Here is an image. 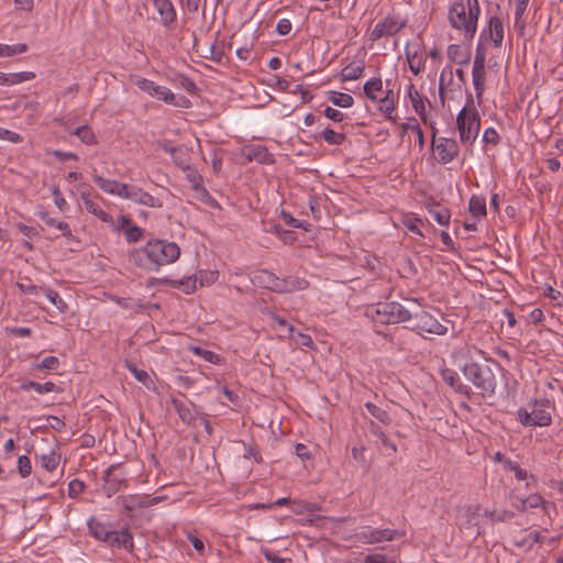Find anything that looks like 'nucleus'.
<instances>
[{"label": "nucleus", "mask_w": 563, "mask_h": 563, "mask_svg": "<svg viewBox=\"0 0 563 563\" xmlns=\"http://www.w3.org/2000/svg\"><path fill=\"white\" fill-rule=\"evenodd\" d=\"M507 516V511L496 514L495 511L482 509L479 505H467L457 509L456 523L466 530L475 529L478 534L479 526L484 519H489L490 521H503Z\"/></svg>", "instance_id": "nucleus-5"}, {"label": "nucleus", "mask_w": 563, "mask_h": 563, "mask_svg": "<svg viewBox=\"0 0 563 563\" xmlns=\"http://www.w3.org/2000/svg\"><path fill=\"white\" fill-rule=\"evenodd\" d=\"M328 100L340 108H351L354 103V99L351 95L339 91H329Z\"/></svg>", "instance_id": "nucleus-30"}, {"label": "nucleus", "mask_w": 563, "mask_h": 563, "mask_svg": "<svg viewBox=\"0 0 563 563\" xmlns=\"http://www.w3.org/2000/svg\"><path fill=\"white\" fill-rule=\"evenodd\" d=\"M365 408L367 409L368 413L372 417H374L376 420H378L383 424L387 426L391 422V418H390L389 413L385 409L376 406L375 404L366 402Z\"/></svg>", "instance_id": "nucleus-40"}, {"label": "nucleus", "mask_w": 563, "mask_h": 563, "mask_svg": "<svg viewBox=\"0 0 563 563\" xmlns=\"http://www.w3.org/2000/svg\"><path fill=\"white\" fill-rule=\"evenodd\" d=\"M126 368L129 372L134 376V378L142 383L147 389H154L155 384L151 376V374L144 369L137 368L133 363L126 362L125 363Z\"/></svg>", "instance_id": "nucleus-29"}, {"label": "nucleus", "mask_w": 563, "mask_h": 563, "mask_svg": "<svg viewBox=\"0 0 563 563\" xmlns=\"http://www.w3.org/2000/svg\"><path fill=\"white\" fill-rule=\"evenodd\" d=\"M405 55L409 69L413 75H419L426 67L427 53L418 42L407 43Z\"/></svg>", "instance_id": "nucleus-16"}, {"label": "nucleus", "mask_w": 563, "mask_h": 563, "mask_svg": "<svg viewBox=\"0 0 563 563\" xmlns=\"http://www.w3.org/2000/svg\"><path fill=\"white\" fill-rule=\"evenodd\" d=\"M295 340H296V343L300 346L312 347V345H313L311 336L306 333L298 332L296 334Z\"/></svg>", "instance_id": "nucleus-63"}, {"label": "nucleus", "mask_w": 563, "mask_h": 563, "mask_svg": "<svg viewBox=\"0 0 563 563\" xmlns=\"http://www.w3.org/2000/svg\"><path fill=\"white\" fill-rule=\"evenodd\" d=\"M363 90L366 98L369 99L373 103H376L378 99L382 98V96H384L386 92L380 77H372L366 80L363 86Z\"/></svg>", "instance_id": "nucleus-22"}, {"label": "nucleus", "mask_w": 563, "mask_h": 563, "mask_svg": "<svg viewBox=\"0 0 563 563\" xmlns=\"http://www.w3.org/2000/svg\"><path fill=\"white\" fill-rule=\"evenodd\" d=\"M324 117L333 122H341L344 119V113L338 109L327 107L324 109Z\"/></svg>", "instance_id": "nucleus-59"}, {"label": "nucleus", "mask_w": 563, "mask_h": 563, "mask_svg": "<svg viewBox=\"0 0 563 563\" xmlns=\"http://www.w3.org/2000/svg\"><path fill=\"white\" fill-rule=\"evenodd\" d=\"M198 279V284L200 286H210L214 284L218 279V272L217 271H200L198 273V276H196Z\"/></svg>", "instance_id": "nucleus-48"}, {"label": "nucleus", "mask_w": 563, "mask_h": 563, "mask_svg": "<svg viewBox=\"0 0 563 563\" xmlns=\"http://www.w3.org/2000/svg\"><path fill=\"white\" fill-rule=\"evenodd\" d=\"M174 408L177 411L179 418L184 421L189 423L192 420V413L188 406H186L180 400H174L173 401Z\"/></svg>", "instance_id": "nucleus-50"}, {"label": "nucleus", "mask_w": 563, "mask_h": 563, "mask_svg": "<svg viewBox=\"0 0 563 563\" xmlns=\"http://www.w3.org/2000/svg\"><path fill=\"white\" fill-rule=\"evenodd\" d=\"M398 103V95L390 88H386V92L378 101L375 103L377 106V110L380 114L385 117V119L396 122L397 118L394 115V112L397 108Z\"/></svg>", "instance_id": "nucleus-19"}, {"label": "nucleus", "mask_w": 563, "mask_h": 563, "mask_svg": "<svg viewBox=\"0 0 563 563\" xmlns=\"http://www.w3.org/2000/svg\"><path fill=\"white\" fill-rule=\"evenodd\" d=\"M470 212L476 217L482 218L486 216V200L479 196H472L468 202Z\"/></svg>", "instance_id": "nucleus-35"}, {"label": "nucleus", "mask_w": 563, "mask_h": 563, "mask_svg": "<svg viewBox=\"0 0 563 563\" xmlns=\"http://www.w3.org/2000/svg\"><path fill=\"white\" fill-rule=\"evenodd\" d=\"M364 69L363 60H353L341 70L340 77L343 81L356 80L362 77Z\"/></svg>", "instance_id": "nucleus-25"}, {"label": "nucleus", "mask_w": 563, "mask_h": 563, "mask_svg": "<svg viewBox=\"0 0 563 563\" xmlns=\"http://www.w3.org/2000/svg\"><path fill=\"white\" fill-rule=\"evenodd\" d=\"M412 318L415 319L412 329L418 333L444 335L448 332V327L427 311L416 313Z\"/></svg>", "instance_id": "nucleus-11"}, {"label": "nucleus", "mask_w": 563, "mask_h": 563, "mask_svg": "<svg viewBox=\"0 0 563 563\" xmlns=\"http://www.w3.org/2000/svg\"><path fill=\"white\" fill-rule=\"evenodd\" d=\"M29 49L25 43L4 44L0 43V57H14L21 55Z\"/></svg>", "instance_id": "nucleus-31"}, {"label": "nucleus", "mask_w": 563, "mask_h": 563, "mask_svg": "<svg viewBox=\"0 0 563 563\" xmlns=\"http://www.w3.org/2000/svg\"><path fill=\"white\" fill-rule=\"evenodd\" d=\"M504 467L507 471L512 472L518 481H525L528 478L527 471L522 470L517 462L511 461L510 459H506L504 461Z\"/></svg>", "instance_id": "nucleus-46"}, {"label": "nucleus", "mask_w": 563, "mask_h": 563, "mask_svg": "<svg viewBox=\"0 0 563 563\" xmlns=\"http://www.w3.org/2000/svg\"><path fill=\"white\" fill-rule=\"evenodd\" d=\"M41 466L47 471L53 472L57 468L60 462V454L57 450L51 449L46 453L40 455Z\"/></svg>", "instance_id": "nucleus-28"}, {"label": "nucleus", "mask_w": 563, "mask_h": 563, "mask_svg": "<svg viewBox=\"0 0 563 563\" xmlns=\"http://www.w3.org/2000/svg\"><path fill=\"white\" fill-rule=\"evenodd\" d=\"M40 218L45 222L46 225L52 227L60 231L62 235L70 236L71 230L67 222L58 221L48 216L47 212H40Z\"/></svg>", "instance_id": "nucleus-32"}, {"label": "nucleus", "mask_w": 563, "mask_h": 563, "mask_svg": "<svg viewBox=\"0 0 563 563\" xmlns=\"http://www.w3.org/2000/svg\"><path fill=\"white\" fill-rule=\"evenodd\" d=\"M282 283L283 292L299 291L308 287V282L299 277L290 276L288 278L282 279Z\"/></svg>", "instance_id": "nucleus-34"}, {"label": "nucleus", "mask_w": 563, "mask_h": 563, "mask_svg": "<svg viewBox=\"0 0 563 563\" xmlns=\"http://www.w3.org/2000/svg\"><path fill=\"white\" fill-rule=\"evenodd\" d=\"M405 100L409 101L416 114L420 118L422 123L433 125V122L429 120L428 107L430 102L426 99L415 87L413 84H409L406 87Z\"/></svg>", "instance_id": "nucleus-15"}, {"label": "nucleus", "mask_w": 563, "mask_h": 563, "mask_svg": "<svg viewBox=\"0 0 563 563\" xmlns=\"http://www.w3.org/2000/svg\"><path fill=\"white\" fill-rule=\"evenodd\" d=\"M93 181L106 194L117 196L119 198H123V192L126 190V184L104 178L100 175H95Z\"/></svg>", "instance_id": "nucleus-21"}, {"label": "nucleus", "mask_w": 563, "mask_h": 563, "mask_svg": "<svg viewBox=\"0 0 563 563\" xmlns=\"http://www.w3.org/2000/svg\"><path fill=\"white\" fill-rule=\"evenodd\" d=\"M85 485L79 479H73L68 483V496L70 498H77L84 492Z\"/></svg>", "instance_id": "nucleus-54"}, {"label": "nucleus", "mask_w": 563, "mask_h": 563, "mask_svg": "<svg viewBox=\"0 0 563 563\" xmlns=\"http://www.w3.org/2000/svg\"><path fill=\"white\" fill-rule=\"evenodd\" d=\"M188 351L211 364H219L221 362V356L219 354H216L214 352L209 350H205L200 346L189 345Z\"/></svg>", "instance_id": "nucleus-36"}, {"label": "nucleus", "mask_w": 563, "mask_h": 563, "mask_svg": "<svg viewBox=\"0 0 563 563\" xmlns=\"http://www.w3.org/2000/svg\"><path fill=\"white\" fill-rule=\"evenodd\" d=\"M515 1H516L515 25H518L527 10L529 0H515Z\"/></svg>", "instance_id": "nucleus-58"}, {"label": "nucleus", "mask_w": 563, "mask_h": 563, "mask_svg": "<svg viewBox=\"0 0 563 563\" xmlns=\"http://www.w3.org/2000/svg\"><path fill=\"white\" fill-rule=\"evenodd\" d=\"M555 410L553 401L548 398H539L532 402V409L519 408L517 417L525 427H548L552 422Z\"/></svg>", "instance_id": "nucleus-6"}, {"label": "nucleus", "mask_w": 563, "mask_h": 563, "mask_svg": "<svg viewBox=\"0 0 563 563\" xmlns=\"http://www.w3.org/2000/svg\"><path fill=\"white\" fill-rule=\"evenodd\" d=\"M132 223V220L128 216H120L115 221L112 219V230L115 232H124L126 228Z\"/></svg>", "instance_id": "nucleus-53"}, {"label": "nucleus", "mask_w": 563, "mask_h": 563, "mask_svg": "<svg viewBox=\"0 0 563 563\" xmlns=\"http://www.w3.org/2000/svg\"><path fill=\"white\" fill-rule=\"evenodd\" d=\"M106 482L109 485V489L115 492L119 489L120 484L124 482L122 475H117L114 470H108L106 474Z\"/></svg>", "instance_id": "nucleus-51"}, {"label": "nucleus", "mask_w": 563, "mask_h": 563, "mask_svg": "<svg viewBox=\"0 0 563 563\" xmlns=\"http://www.w3.org/2000/svg\"><path fill=\"white\" fill-rule=\"evenodd\" d=\"M122 199H128L135 203L146 206L150 208H159L162 206L159 199H157L156 197L144 191L140 187L128 185V184H126V190H124Z\"/></svg>", "instance_id": "nucleus-18"}, {"label": "nucleus", "mask_w": 563, "mask_h": 563, "mask_svg": "<svg viewBox=\"0 0 563 563\" xmlns=\"http://www.w3.org/2000/svg\"><path fill=\"white\" fill-rule=\"evenodd\" d=\"M128 242L135 243L143 238V230L133 222L123 232Z\"/></svg>", "instance_id": "nucleus-47"}, {"label": "nucleus", "mask_w": 563, "mask_h": 563, "mask_svg": "<svg viewBox=\"0 0 563 563\" xmlns=\"http://www.w3.org/2000/svg\"><path fill=\"white\" fill-rule=\"evenodd\" d=\"M431 218L441 227H449L451 213L444 207H434L429 209Z\"/></svg>", "instance_id": "nucleus-37"}, {"label": "nucleus", "mask_w": 563, "mask_h": 563, "mask_svg": "<svg viewBox=\"0 0 563 563\" xmlns=\"http://www.w3.org/2000/svg\"><path fill=\"white\" fill-rule=\"evenodd\" d=\"M493 57L485 55L481 52H475L473 68H472V82L474 86L476 99L478 101L482 100L484 90H485V79H486V60L492 59Z\"/></svg>", "instance_id": "nucleus-14"}, {"label": "nucleus", "mask_w": 563, "mask_h": 563, "mask_svg": "<svg viewBox=\"0 0 563 563\" xmlns=\"http://www.w3.org/2000/svg\"><path fill=\"white\" fill-rule=\"evenodd\" d=\"M106 543L113 549H122L128 552L133 550V537L129 529L111 530Z\"/></svg>", "instance_id": "nucleus-20"}, {"label": "nucleus", "mask_w": 563, "mask_h": 563, "mask_svg": "<svg viewBox=\"0 0 563 563\" xmlns=\"http://www.w3.org/2000/svg\"><path fill=\"white\" fill-rule=\"evenodd\" d=\"M45 296L47 300L55 306L60 312H64L67 308L66 302L63 300V298L58 295L57 291L53 289H48L45 291Z\"/></svg>", "instance_id": "nucleus-49"}, {"label": "nucleus", "mask_w": 563, "mask_h": 563, "mask_svg": "<svg viewBox=\"0 0 563 563\" xmlns=\"http://www.w3.org/2000/svg\"><path fill=\"white\" fill-rule=\"evenodd\" d=\"M154 7L159 14L161 22L164 25H168L175 20L176 13L169 0H155Z\"/></svg>", "instance_id": "nucleus-23"}, {"label": "nucleus", "mask_w": 563, "mask_h": 563, "mask_svg": "<svg viewBox=\"0 0 563 563\" xmlns=\"http://www.w3.org/2000/svg\"><path fill=\"white\" fill-rule=\"evenodd\" d=\"M540 541V533L538 531H532L528 533L521 542H518V545H527L532 547L533 544L538 543Z\"/></svg>", "instance_id": "nucleus-60"}, {"label": "nucleus", "mask_w": 563, "mask_h": 563, "mask_svg": "<svg viewBox=\"0 0 563 563\" xmlns=\"http://www.w3.org/2000/svg\"><path fill=\"white\" fill-rule=\"evenodd\" d=\"M442 379L451 387H453L455 390L462 391V389L465 387L460 378L459 375L452 371V369H443L442 373Z\"/></svg>", "instance_id": "nucleus-44"}, {"label": "nucleus", "mask_w": 563, "mask_h": 563, "mask_svg": "<svg viewBox=\"0 0 563 563\" xmlns=\"http://www.w3.org/2000/svg\"><path fill=\"white\" fill-rule=\"evenodd\" d=\"M134 84L150 97L164 101L167 104H176V96L167 87L157 85L155 81L147 78H137Z\"/></svg>", "instance_id": "nucleus-12"}, {"label": "nucleus", "mask_w": 563, "mask_h": 563, "mask_svg": "<svg viewBox=\"0 0 563 563\" xmlns=\"http://www.w3.org/2000/svg\"><path fill=\"white\" fill-rule=\"evenodd\" d=\"M197 285L198 279L196 276H185L184 278L175 280L173 283V286L175 288L180 289L187 295L195 292V290L197 289Z\"/></svg>", "instance_id": "nucleus-39"}, {"label": "nucleus", "mask_w": 563, "mask_h": 563, "mask_svg": "<svg viewBox=\"0 0 563 563\" xmlns=\"http://www.w3.org/2000/svg\"><path fill=\"white\" fill-rule=\"evenodd\" d=\"M157 497H150L146 495H124L119 496L117 498V504L124 508L128 511H133L142 508H147L150 506L156 505L158 503Z\"/></svg>", "instance_id": "nucleus-17"}, {"label": "nucleus", "mask_w": 563, "mask_h": 563, "mask_svg": "<svg viewBox=\"0 0 563 563\" xmlns=\"http://www.w3.org/2000/svg\"><path fill=\"white\" fill-rule=\"evenodd\" d=\"M52 194L54 196V203L55 206L63 211L65 206L67 205L66 199L63 197L62 192L59 191L58 187H54L52 189Z\"/></svg>", "instance_id": "nucleus-62"}, {"label": "nucleus", "mask_w": 563, "mask_h": 563, "mask_svg": "<svg viewBox=\"0 0 563 563\" xmlns=\"http://www.w3.org/2000/svg\"><path fill=\"white\" fill-rule=\"evenodd\" d=\"M460 369L476 388L481 389L483 395L490 396L495 393L496 378L490 367L471 362L460 365Z\"/></svg>", "instance_id": "nucleus-8"}, {"label": "nucleus", "mask_w": 563, "mask_h": 563, "mask_svg": "<svg viewBox=\"0 0 563 563\" xmlns=\"http://www.w3.org/2000/svg\"><path fill=\"white\" fill-rule=\"evenodd\" d=\"M21 389L29 390L34 389L37 394L44 395L52 393L55 389V384L53 382H45L43 384L36 383L34 380H27L21 385Z\"/></svg>", "instance_id": "nucleus-38"}, {"label": "nucleus", "mask_w": 563, "mask_h": 563, "mask_svg": "<svg viewBox=\"0 0 563 563\" xmlns=\"http://www.w3.org/2000/svg\"><path fill=\"white\" fill-rule=\"evenodd\" d=\"M505 38V25L500 16L488 19L487 25L482 30L476 52L494 57V51L500 49Z\"/></svg>", "instance_id": "nucleus-7"}, {"label": "nucleus", "mask_w": 563, "mask_h": 563, "mask_svg": "<svg viewBox=\"0 0 563 563\" xmlns=\"http://www.w3.org/2000/svg\"><path fill=\"white\" fill-rule=\"evenodd\" d=\"M321 137L330 145H341L345 141V134L330 128H324Z\"/></svg>", "instance_id": "nucleus-42"}, {"label": "nucleus", "mask_w": 563, "mask_h": 563, "mask_svg": "<svg viewBox=\"0 0 563 563\" xmlns=\"http://www.w3.org/2000/svg\"><path fill=\"white\" fill-rule=\"evenodd\" d=\"M406 22L396 15H387L384 20L377 22L369 32V40L376 42L382 37H388L399 32Z\"/></svg>", "instance_id": "nucleus-13"}, {"label": "nucleus", "mask_w": 563, "mask_h": 563, "mask_svg": "<svg viewBox=\"0 0 563 563\" xmlns=\"http://www.w3.org/2000/svg\"><path fill=\"white\" fill-rule=\"evenodd\" d=\"M363 563H397L395 560L388 559L383 553H372L364 558Z\"/></svg>", "instance_id": "nucleus-56"}, {"label": "nucleus", "mask_w": 563, "mask_h": 563, "mask_svg": "<svg viewBox=\"0 0 563 563\" xmlns=\"http://www.w3.org/2000/svg\"><path fill=\"white\" fill-rule=\"evenodd\" d=\"M82 202L86 210L97 217L103 223H112V217L106 212L97 202L91 200L88 196L82 195Z\"/></svg>", "instance_id": "nucleus-26"}, {"label": "nucleus", "mask_w": 563, "mask_h": 563, "mask_svg": "<svg viewBox=\"0 0 563 563\" xmlns=\"http://www.w3.org/2000/svg\"><path fill=\"white\" fill-rule=\"evenodd\" d=\"M404 536V532L396 529H378L371 526L361 527L356 532V539L363 544L393 541Z\"/></svg>", "instance_id": "nucleus-10"}, {"label": "nucleus", "mask_w": 563, "mask_h": 563, "mask_svg": "<svg viewBox=\"0 0 563 563\" xmlns=\"http://www.w3.org/2000/svg\"><path fill=\"white\" fill-rule=\"evenodd\" d=\"M71 134L78 136L80 141L87 145H92L97 143V137L93 131L88 125H81L75 129Z\"/></svg>", "instance_id": "nucleus-41"}, {"label": "nucleus", "mask_w": 563, "mask_h": 563, "mask_svg": "<svg viewBox=\"0 0 563 563\" xmlns=\"http://www.w3.org/2000/svg\"><path fill=\"white\" fill-rule=\"evenodd\" d=\"M483 142L486 144L496 145L499 142V134L494 128H487L483 133Z\"/></svg>", "instance_id": "nucleus-57"}, {"label": "nucleus", "mask_w": 563, "mask_h": 563, "mask_svg": "<svg viewBox=\"0 0 563 563\" xmlns=\"http://www.w3.org/2000/svg\"><path fill=\"white\" fill-rule=\"evenodd\" d=\"M36 77L34 71H18V73H9L10 78V87L22 84L24 81L33 80Z\"/></svg>", "instance_id": "nucleus-45"}, {"label": "nucleus", "mask_w": 563, "mask_h": 563, "mask_svg": "<svg viewBox=\"0 0 563 563\" xmlns=\"http://www.w3.org/2000/svg\"><path fill=\"white\" fill-rule=\"evenodd\" d=\"M431 148L439 164L446 165L457 158L460 145L455 139L439 136L433 132Z\"/></svg>", "instance_id": "nucleus-9"}, {"label": "nucleus", "mask_w": 563, "mask_h": 563, "mask_svg": "<svg viewBox=\"0 0 563 563\" xmlns=\"http://www.w3.org/2000/svg\"><path fill=\"white\" fill-rule=\"evenodd\" d=\"M291 22L290 20L288 19H280L278 22H277V25H276V31L279 35H287L290 33L291 31Z\"/></svg>", "instance_id": "nucleus-61"}, {"label": "nucleus", "mask_w": 563, "mask_h": 563, "mask_svg": "<svg viewBox=\"0 0 563 563\" xmlns=\"http://www.w3.org/2000/svg\"><path fill=\"white\" fill-rule=\"evenodd\" d=\"M481 13L478 0H455L449 9L450 25L464 38L474 37Z\"/></svg>", "instance_id": "nucleus-2"}, {"label": "nucleus", "mask_w": 563, "mask_h": 563, "mask_svg": "<svg viewBox=\"0 0 563 563\" xmlns=\"http://www.w3.org/2000/svg\"><path fill=\"white\" fill-rule=\"evenodd\" d=\"M258 278L261 279V282L264 284V286L266 288H269L277 292H283L282 278H279V277L275 276L274 274L266 272V271L260 273Z\"/></svg>", "instance_id": "nucleus-33"}, {"label": "nucleus", "mask_w": 563, "mask_h": 563, "mask_svg": "<svg viewBox=\"0 0 563 563\" xmlns=\"http://www.w3.org/2000/svg\"><path fill=\"white\" fill-rule=\"evenodd\" d=\"M188 540L190 541L191 545L199 554L205 553V543L201 539H199L198 537H196L194 534H188Z\"/></svg>", "instance_id": "nucleus-64"}, {"label": "nucleus", "mask_w": 563, "mask_h": 563, "mask_svg": "<svg viewBox=\"0 0 563 563\" xmlns=\"http://www.w3.org/2000/svg\"><path fill=\"white\" fill-rule=\"evenodd\" d=\"M186 172V177L188 181L190 183L191 187L194 189H198L201 186V176L196 169H192L190 166L188 168L184 169Z\"/></svg>", "instance_id": "nucleus-55"}, {"label": "nucleus", "mask_w": 563, "mask_h": 563, "mask_svg": "<svg viewBox=\"0 0 563 563\" xmlns=\"http://www.w3.org/2000/svg\"><path fill=\"white\" fill-rule=\"evenodd\" d=\"M60 365L58 357L56 356H45L41 362L33 363L32 368L34 371L47 369V371H56Z\"/></svg>", "instance_id": "nucleus-43"}, {"label": "nucleus", "mask_w": 563, "mask_h": 563, "mask_svg": "<svg viewBox=\"0 0 563 563\" xmlns=\"http://www.w3.org/2000/svg\"><path fill=\"white\" fill-rule=\"evenodd\" d=\"M473 103V98L468 96V102ZM460 142L472 147L477 140L481 130V117L475 107L464 106L455 119Z\"/></svg>", "instance_id": "nucleus-4"}, {"label": "nucleus", "mask_w": 563, "mask_h": 563, "mask_svg": "<svg viewBox=\"0 0 563 563\" xmlns=\"http://www.w3.org/2000/svg\"><path fill=\"white\" fill-rule=\"evenodd\" d=\"M364 314L374 324L379 325L402 323L412 319L410 311L397 301L368 305Z\"/></svg>", "instance_id": "nucleus-3"}, {"label": "nucleus", "mask_w": 563, "mask_h": 563, "mask_svg": "<svg viewBox=\"0 0 563 563\" xmlns=\"http://www.w3.org/2000/svg\"><path fill=\"white\" fill-rule=\"evenodd\" d=\"M180 256V247L175 242L152 239L142 247L129 252V260L145 272H157L162 266L175 263Z\"/></svg>", "instance_id": "nucleus-1"}, {"label": "nucleus", "mask_w": 563, "mask_h": 563, "mask_svg": "<svg viewBox=\"0 0 563 563\" xmlns=\"http://www.w3.org/2000/svg\"><path fill=\"white\" fill-rule=\"evenodd\" d=\"M552 504L545 500L540 494H530L521 500L520 510L541 508L544 514H548L549 507Z\"/></svg>", "instance_id": "nucleus-24"}, {"label": "nucleus", "mask_w": 563, "mask_h": 563, "mask_svg": "<svg viewBox=\"0 0 563 563\" xmlns=\"http://www.w3.org/2000/svg\"><path fill=\"white\" fill-rule=\"evenodd\" d=\"M88 529H89L90 534L96 540L102 541L104 543L107 542L109 534L111 532V530L108 529V527L104 523L97 521L92 517L88 520Z\"/></svg>", "instance_id": "nucleus-27"}, {"label": "nucleus", "mask_w": 563, "mask_h": 563, "mask_svg": "<svg viewBox=\"0 0 563 563\" xmlns=\"http://www.w3.org/2000/svg\"><path fill=\"white\" fill-rule=\"evenodd\" d=\"M18 470L22 478H25L32 473V465L29 456L20 455L18 459Z\"/></svg>", "instance_id": "nucleus-52"}]
</instances>
